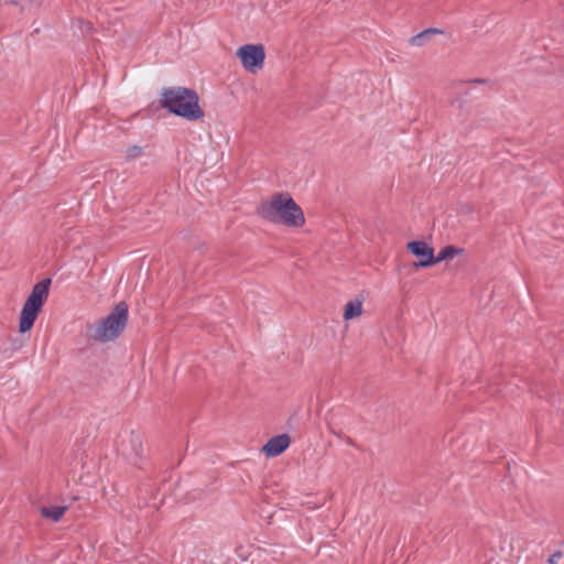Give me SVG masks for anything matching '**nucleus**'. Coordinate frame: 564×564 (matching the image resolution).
<instances>
[{"label": "nucleus", "mask_w": 564, "mask_h": 564, "mask_svg": "<svg viewBox=\"0 0 564 564\" xmlns=\"http://www.w3.org/2000/svg\"><path fill=\"white\" fill-rule=\"evenodd\" d=\"M257 214L265 221L289 228H301L305 225L301 206L289 193H275L262 200L257 207Z\"/></svg>", "instance_id": "1"}, {"label": "nucleus", "mask_w": 564, "mask_h": 564, "mask_svg": "<svg viewBox=\"0 0 564 564\" xmlns=\"http://www.w3.org/2000/svg\"><path fill=\"white\" fill-rule=\"evenodd\" d=\"M198 95L195 90L185 87L164 89L160 104L170 112L187 120H199L204 111L198 105Z\"/></svg>", "instance_id": "2"}, {"label": "nucleus", "mask_w": 564, "mask_h": 564, "mask_svg": "<svg viewBox=\"0 0 564 564\" xmlns=\"http://www.w3.org/2000/svg\"><path fill=\"white\" fill-rule=\"evenodd\" d=\"M51 284H33L31 293L28 295L19 317V332L24 334L30 332L41 313L50 294Z\"/></svg>", "instance_id": "3"}, {"label": "nucleus", "mask_w": 564, "mask_h": 564, "mask_svg": "<svg viewBox=\"0 0 564 564\" xmlns=\"http://www.w3.org/2000/svg\"><path fill=\"white\" fill-rule=\"evenodd\" d=\"M128 316V304L124 301L118 302L113 310L100 321L96 329V337L102 341L115 340L123 332Z\"/></svg>", "instance_id": "4"}, {"label": "nucleus", "mask_w": 564, "mask_h": 564, "mask_svg": "<svg viewBox=\"0 0 564 564\" xmlns=\"http://www.w3.org/2000/svg\"><path fill=\"white\" fill-rule=\"evenodd\" d=\"M236 55L239 57L243 68L252 74L263 67L265 51L262 44L242 45L237 50Z\"/></svg>", "instance_id": "5"}, {"label": "nucleus", "mask_w": 564, "mask_h": 564, "mask_svg": "<svg viewBox=\"0 0 564 564\" xmlns=\"http://www.w3.org/2000/svg\"><path fill=\"white\" fill-rule=\"evenodd\" d=\"M406 249L419 259L415 265L425 268L435 264L434 249L425 241H409Z\"/></svg>", "instance_id": "6"}, {"label": "nucleus", "mask_w": 564, "mask_h": 564, "mask_svg": "<svg viewBox=\"0 0 564 564\" xmlns=\"http://www.w3.org/2000/svg\"><path fill=\"white\" fill-rule=\"evenodd\" d=\"M291 444V437L286 433L272 436L262 446L261 452L268 457L273 458L284 453Z\"/></svg>", "instance_id": "7"}, {"label": "nucleus", "mask_w": 564, "mask_h": 564, "mask_svg": "<svg viewBox=\"0 0 564 564\" xmlns=\"http://www.w3.org/2000/svg\"><path fill=\"white\" fill-rule=\"evenodd\" d=\"M368 293L360 291L352 300L348 301L345 305L343 318L344 321H351L362 314V304L366 301Z\"/></svg>", "instance_id": "8"}, {"label": "nucleus", "mask_w": 564, "mask_h": 564, "mask_svg": "<svg viewBox=\"0 0 564 564\" xmlns=\"http://www.w3.org/2000/svg\"><path fill=\"white\" fill-rule=\"evenodd\" d=\"M464 252V249L457 248L455 246L448 245L441 249V251L435 256V264L442 261H446L453 259L456 256H459Z\"/></svg>", "instance_id": "9"}, {"label": "nucleus", "mask_w": 564, "mask_h": 564, "mask_svg": "<svg viewBox=\"0 0 564 564\" xmlns=\"http://www.w3.org/2000/svg\"><path fill=\"white\" fill-rule=\"evenodd\" d=\"M66 511V506H50L41 508V514L54 522L59 521Z\"/></svg>", "instance_id": "10"}, {"label": "nucleus", "mask_w": 564, "mask_h": 564, "mask_svg": "<svg viewBox=\"0 0 564 564\" xmlns=\"http://www.w3.org/2000/svg\"><path fill=\"white\" fill-rule=\"evenodd\" d=\"M438 32L436 29L425 30L410 39V44L414 46H422L425 44L426 40L434 33Z\"/></svg>", "instance_id": "11"}, {"label": "nucleus", "mask_w": 564, "mask_h": 564, "mask_svg": "<svg viewBox=\"0 0 564 564\" xmlns=\"http://www.w3.org/2000/svg\"><path fill=\"white\" fill-rule=\"evenodd\" d=\"M142 153H143V148L140 145H131V147L127 148L124 151L126 162H130L134 159L140 158L142 155Z\"/></svg>", "instance_id": "12"}, {"label": "nucleus", "mask_w": 564, "mask_h": 564, "mask_svg": "<svg viewBox=\"0 0 564 564\" xmlns=\"http://www.w3.org/2000/svg\"><path fill=\"white\" fill-rule=\"evenodd\" d=\"M562 557H563V552L558 550V551H555L554 553H552L546 562H547V564H557V562Z\"/></svg>", "instance_id": "13"}, {"label": "nucleus", "mask_w": 564, "mask_h": 564, "mask_svg": "<svg viewBox=\"0 0 564 564\" xmlns=\"http://www.w3.org/2000/svg\"><path fill=\"white\" fill-rule=\"evenodd\" d=\"M346 442L348 445L355 446V442L350 437H348Z\"/></svg>", "instance_id": "14"}, {"label": "nucleus", "mask_w": 564, "mask_h": 564, "mask_svg": "<svg viewBox=\"0 0 564 564\" xmlns=\"http://www.w3.org/2000/svg\"><path fill=\"white\" fill-rule=\"evenodd\" d=\"M40 282L48 283V282H52V280L50 278H45V279H42Z\"/></svg>", "instance_id": "15"}, {"label": "nucleus", "mask_w": 564, "mask_h": 564, "mask_svg": "<svg viewBox=\"0 0 564 564\" xmlns=\"http://www.w3.org/2000/svg\"><path fill=\"white\" fill-rule=\"evenodd\" d=\"M332 433H333L334 435H336L337 437H340V433H339V432H336V431H333V430H332Z\"/></svg>", "instance_id": "16"}, {"label": "nucleus", "mask_w": 564, "mask_h": 564, "mask_svg": "<svg viewBox=\"0 0 564 564\" xmlns=\"http://www.w3.org/2000/svg\"><path fill=\"white\" fill-rule=\"evenodd\" d=\"M562 544H564V539H563V542H562Z\"/></svg>", "instance_id": "17"}]
</instances>
